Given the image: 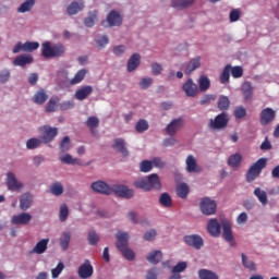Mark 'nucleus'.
Wrapping results in <instances>:
<instances>
[{
	"label": "nucleus",
	"mask_w": 279,
	"mask_h": 279,
	"mask_svg": "<svg viewBox=\"0 0 279 279\" xmlns=\"http://www.w3.org/2000/svg\"><path fill=\"white\" fill-rule=\"evenodd\" d=\"M134 187L142 189V191H151V189L160 191V189H162V185L160 184V178L158 177V174L153 173L149 174L147 178L137 179L134 182Z\"/></svg>",
	"instance_id": "1"
},
{
	"label": "nucleus",
	"mask_w": 279,
	"mask_h": 279,
	"mask_svg": "<svg viewBox=\"0 0 279 279\" xmlns=\"http://www.w3.org/2000/svg\"><path fill=\"white\" fill-rule=\"evenodd\" d=\"M117 242L116 246L118 247L119 252L124 256L126 260H133L134 259V251H132L129 245L130 241V234L128 232H118L116 235Z\"/></svg>",
	"instance_id": "2"
},
{
	"label": "nucleus",
	"mask_w": 279,
	"mask_h": 279,
	"mask_svg": "<svg viewBox=\"0 0 279 279\" xmlns=\"http://www.w3.org/2000/svg\"><path fill=\"white\" fill-rule=\"evenodd\" d=\"M66 49L62 44H54L51 46V41H46L41 45V56L44 58H62Z\"/></svg>",
	"instance_id": "3"
},
{
	"label": "nucleus",
	"mask_w": 279,
	"mask_h": 279,
	"mask_svg": "<svg viewBox=\"0 0 279 279\" xmlns=\"http://www.w3.org/2000/svg\"><path fill=\"white\" fill-rule=\"evenodd\" d=\"M267 167V159L260 158L253 163L246 172V182H254Z\"/></svg>",
	"instance_id": "4"
},
{
	"label": "nucleus",
	"mask_w": 279,
	"mask_h": 279,
	"mask_svg": "<svg viewBox=\"0 0 279 279\" xmlns=\"http://www.w3.org/2000/svg\"><path fill=\"white\" fill-rule=\"evenodd\" d=\"M38 132L40 134V140L43 141L44 145H47V143H51L52 141H54L56 136H58V128L49 126L47 124L39 126Z\"/></svg>",
	"instance_id": "5"
},
{
	"label": "nucleus",
	"mask_w": 279,
	"mask_h": 279,
	"mask_svg": "<svg viewBox=\"0 0 279 279\" xmlns=\"http://www.w3.org/2000/svg\"><path fill=\"white\" fill-rule=\"evenodd\" d=\"M199 208L203 215H215L217 213V203L210 197H203L199 202Z\"/></svg>",
	"instance_id": "6"
},
{
	"label": "nucleus",
	"mask_w": 279,
	"mask_h": 279,
	"mask_svg": "<svg viewBox=\"0 0 279 279\" xmlns=\"http://www.w3.org/2000/svg\"><path fill=\"white\" fill-rule=\"evenodd\" d=\"M228 114L220 113L214 120L210 119L208 128L209 130H223L228 125Z\"/></svg>",
	"instance_id": "7"
},
{
	"label": "nucleus",
	"mask_w": 279,
	"mask_h": 279,
	"mask_svg": "<svg viewBox=\"0 0 279 279\" xmlns=\"http://www.w3.org/2000/svg\"><path fill=\"white\" fill-rule=\"evenodd\" d=\"M276 119V111L274 109L267 107L262 110L259 114V123L260 125H269Z\"/></svg>",
	"instance_id": "8"
},
{
	"label": "nucleus",
	"mask_w": 279,
	"mask_h": 279,
	"mask_svg": "<svg viewBox=\"0 0 279 279\" xmlns=\"http://www.w3.org/2000/svg\"><path fill=\"white\" fill-rule=\"evenodd\" d=\"M95 269L90 264V260L85 259V262L78 267V277L82 279H88L93 277Z\"/></svg>",
	"instance_id": "9"
},
{
	"label": "nucleus",
	"mask_w": 279,
	"mask_h": 279,
	"mask_svg": "<svg viewBox=\"0 0 279 279\" xmlns=\"http://www.w3.org/2000/svg\"><path fill=\"white\" fill-rule=\"evenodd\" d=\"M183 92L187 97H197L199 94V87L193 82V78H189L182 86Z\"/></svg>",
	"instance_id": "10"
},
{
	"label": "nucleus",
	"mask_w": 279,
	"mask_h": 279,
	"mask_svg": "<svg viewBox=\"0 0 279 279\" xmlns=\"http://www.w3.org/2000/svg\"><path fill=\"white\" fill-rule=\"evenodd\" d=\"M7 186L9 191H21L23 189V183L16 179L14 172L7 173Z\"/></svg>",
	"instance_id": "11"
},
{
	"label": "nucleus",
	"mask_w": 279,
	"mask_h": 279,
	"mask_svg": "<svg viewBox=\"0 0 279 279\" xmlns=\"http://www.w3.org/2000/svg\"><path fill=\"white\" fill-rule=\"evenodd\" d=\"M90 187L95 193H100L101 195H111L112 193V187L104 181L93 182Z\"/></svg>",
	"instance_id": "12"
},
{
	"label": "nucleus",
	"mask_w": 279,
	"mask_h": 279,
	"mask_svg": "<svg viewBox=\"0 0 279 279\" xmlns=\"http://www.w3.org/2000/svg\"><path fill=\"white\" fill-rule=\"evenodd\" d=\"M112 193L125 199H132V197H134V190H130L125 185H113Z\"/></svg>",
	"instance_id": "13"
},
{
	"label": "nucleus",
	"mask_w": 279,
	"mask_h": 279,
	"mask_svg": "<svg viewBox=\"0 0 279 279\" xmlns=\"http://www.w3.org/2000/svg\"><path fill=\"white\" fill-rule=\"evenodd\" d=\"M221 227L225 241H227V243H232L234 241V235L232 234V223L230 222V220L222 219Z\"/></svg>",
	"instance_id": "14"
},
{
	"label": "nucleus",
	"mask_w": 279,
	"mask_h": 279,
	"mask_svg": "<svg viewBox=\"0 0 279 279\" xmlns=\"http://www.w3.org/2000/svg\"><path fill=\"white\" fill-rule=\"evenodd\" d=\"M113 149L118 151V154H121L123 158H128L130 156V151L128 150V147L125 146V140L123 138H116L113 141L112 145Z\"/></svg>",
	"instance_id": "15"
},
{
	"label": "nucleus",
	"mask_w": 279,
	"mask_h": 279,
	"mask_svg": "<svg viewBox=\"0 0 279 279\" xmlns=\"http://www.w3.org/2000/svg\"><path fill=\"white\" fill-rule=\"evenodd\" d=\"M13 226H27L32 221V215L27 213H22L14 215L11 219Z\"/></svg>",
	"instance_id": "16"
},
{
	"label": "nucleus",
	"mask_w": 279,
	"mask_h": 279,
	"mask_svg": "<svg viewBox=\"0 0 279 279\" xmlns=\"http://www.w3.org/2000/svg\"><path fill=\"white\" fill-rule=\"evenodd\" d=\"M184 241L195 250H202V246L204 245V240L199 235H185Z\"/></svg>",
	"instance_id": "17"
},
{
	"label": "nucleus",
	"mask_w": 279,
	"mask_h": 279,
	"mask_svg": "<svg viewBox=\"0 0 279 279\" xmlns=\"http://www.w3.org/2000/svg\"><path fill=\"white\" fill-rule=\"evenodd\" d=\"M89 95H93V86L85 85L75 92L74 97L78 101H84Z\"/></svg>",
	"instance_id": "18"
},
{
	"label": "nucleus",
	"mask_w": 279,
	"mask_h": 279,
	"mask_svg": "<svg viewBox=\"0 0 279 279\" xmlns=\"http://www.w3.org/2000/svg\"><path fill=\"white\" fill-rule=\"evenodd\" d=\"M85 5L82 0H76L71 2L66 12L70 16H75V14H78V12H82L84 10Z\"/></svg>",
	"instance_id": "19"
},
{
	"label": "nucleus",
	"mask_w": 279,
	"mask_h": 279,
	"mask_svg": "<svg viewBox=\"0 0 279 279\" xmlns=\"http://www.w3.org/2000/svg\"><path fill=\"white\" fill-rule=\"evenodd\" d=\"M207 230L211 236H219L221 234V225L217 219L211 218L207 223Z\"/></svg>",
	"instance_id": "20"
},
{
	"label": "nucleus",
	"mask_w": 279,
	"mask_h": 279,
	"mask_svg": "<svg viewBox=\"0 0 279 279\" xmlns=\"http://www.w3.org/2000/svg\"><path fill=\"white\" fill-rule=\"evenodd\" d=\"M32 204H34V195H32L31 193H24L20 197L21 210H28V208H32Z\"/></svg>",
	"instance_id": "21"
},
{
	"label": "nucleus",
	"mask_w": 279,
	"mask_h": 279,
	"mask_svg": "<svg viewBox=\"0 0 279 279\" xmlns=\"http://www.w3.org/2000/svg\"><path fill=\"white\" fill-rule=\"evenodd\" d=\"M107 23L109 27H119L123 23V17L117 11H111L107 16Z\"/></svg>",
	"instance_id": "22"
},
{
	"label": "nucleus",
	"mask_w": 279,
	"mask_h": 279,
	"mask_svg": "<svg viewBox=\"0 0 279 279\" xmlns=\"http://www.w3.org/2000/svg\"><path fill=\"white\" fill-rule=\"evenodd\" d=\"M32 62H34L32 54H20L13 60L14 66H26V64H32Z\"/></svg>",
	"instance_id": "23"
},
{
	"label": "nucleus",
	"mask_w": 279,
	"mask_h": 279,
	"mask_svg": "<svg viewBox=\"0 0 279 279\" xmlns=\"http://www.w3.org/2000/svg\"><path fill=\"white\" fill-rule=\"evenodd\" d=\"M185 163H186L187 173H199V167H197V160L193 155L187 156Z\"/></svg>",
	"instance_id": "24"
},
{
	"label": "nucleus",
	"mask_w": 279,
	"mask_h": 279,
	"mask_svg": "<svg viewBox=\"0 0 279 279\" xmlns=\"http://www.w3.org/2000/svg\"><path fill=\"white\" fill-rule=\"evenodd\" d=\"M141 65V54L134 53L128 61L126 69L129 73H132V71H136L138 66Z\"/></svg>",
	"instance_id": "25"
},
{
	"label": "nucleus",
	"mask_w": 279,
	"mask_h": 279,
	"mask_svg": "<svg viewBox=\"0 0 279 279\" xmlns=\"http://www.w3.org/2000/svg\"><path fill=\"white\" fill-rule=\"evenodd\" d=\"M49 245V239H43L34 246L31 254H45L47 252V246Z\"/></svg>",
	"instance_id": "26"
},
{
	"label": "nucleus",
	"mask_w": 279,
	"mask_h": 279,
	"mask_svg": "<svg viewBox=\"0 0 279 279\" xmlns=\"http://www.w3.org/2000/svg\"><path fill=\"white\" fill-rule=\"evenodd\" d=\"M49 99V95H47V92H45L44 88H40L34 96H33V102L37 104V106H43Z\"/></svg>",
	"instance_id": "27"
},
{
	"label": "nucleus",
	"mask_w": 279,
	"mask_h": 279,
	"mask_svg": "<svg viewBox=\"0 0 279 279\" xmlns=\"http://www.w3.org/2000/svg\"><path fill=\"white\" fill-rule=\"evenodd\" d=\"M243 160V156L241 154L235 153L231 155L228 159V166L232 167L234 171L241 167V162Z\"/></svg>",
	"instance_id": "28"
},
{
	"label": "nucleus",
	"mask_w": 279,
	"mask_h": 279,
	"mask_svg": "<svg viewBox=\"0 0 279 279\" xmlns=\"http://www.w3.org/2000/svg\"><path fill=\"white\" fill-rule=\"evenodd\" d=\"M241 90L245 101H250V99L254 97V87L252 86V83H243Z\"/></svg>",
	"instance_id": "29"
},
{
	"label": "nucleus",
	"mask_w": 279,
	"mask_h": 279,
	"mask_svg": "<svg viewBox=\"0 0 279 279\" xmlns=\"http://www.w3.org/2000/svg\"><path fill=\"white\" fill-rule=\"evenodd\" d=\"M175 191H177L178 197H181V199H186V197H189V193L191 192V189L186 183H178Z\"/></svg>",
	"instance_id": "30"
},
{
	"label": "nucleus",
	"mask_w": 279,
	"mask_h": 279,
	"mask_svg": "<svg viewBox=\"0 0 279 279\" xmlns=\"http://www.w3.org/2000/svg\"><path fill=\"white\" fill-rule=\"evenodd\" d=\"M201 64H202V62H201L199 57L192 59L185 68V75H191V73H193V71H195L196 69H199Z\"/></svg>",
	"instance_id": "31"
},
{
	"label": "nucleus",
	"mask_w": 279,
	"mask_h": 279,
	"mask_svg": "<svg viewBox=\"0 0 279 279\" xmlns=\"http://www.w3.org/2000/svg\"><path fill=\"white\" fill-rule=\"evenodd\" d=\"M146 260H148V263H150L151 265H158V263L162 260V252L154 251L149 253L148 256L146 257Z\"/></svg>",
	"instance_id": "32"
},
{
	"label": "nucleus",
	"mask_w": 279,
	"mask_h": 279,
	"mask_svg": "<svg viewBox=\"0 0 279 279\" xmlns=\"http://www.w3.org/2000/svg\"><path fill=\"white\" fill-rule=\"evenodd\" d=\"M198 278L199 279H219V275L213 270H208L206 268L198 270Z\"/></svg>",
	"instance_id": "33"
},
{
	"label": "nucleus",
	"mask_w": 279,
	"mask_h": 279,
	"mask_svg": "<svg viewBox=\"0 0 279 279\" xmlns=\"http://www.w3.org/2000/svg\"><path fill=\"white\" fill-rule=\"evenodd\" d=\"M197 83L201 93H206V90L210 88V78H208L206 75H201Z\"/></svg>",
	"instance_id": "34"
},
{
	"label": "nucleus",
	"mask_w": 279,
	"mask_h": 279,
	"mask_svg": "<svg viewBox=\"0 0 279 279\" xmlns=\"http://www.w3.org/2000/svg\"><path fill=\"white\" fill-rule=\"evenodd\" d=\"M71 243V232L66 231L63 232L60 238V246L61 248L66 252L69 250V244Z\"/></svg>",
	"instance_id": "35"
},
{
	"label": "nucleus",
	"mask_w": 279,
	"mask_h": 279,
	"mask_svg": "<svg viewBox=\"0 0 279 279\" xmlns=\"http://www.w3.org/2000/svg\"><path fill=\"white\" fill-rule=\"evenodd\" d=\"M34 5H36V0H26L17 8V12L25 14V12H29Z\"/></svg>",
	"instance_id": "36"
},
{
	"label": "nucleus",
	"mask_w": 279,
	"mask_h": 279,
	"mask_svg": "<svg viewBox=\"0 0 279 279\" xmlns=\"http://www.w3.org/2000/svg\"><path fill=\"white\" fill-rule=\"evenodd\" d=\"M86 73H87L86 69L78 70L74 75V77L70 81V84L72 86H75V84L82 83L84 77H86Z\"/></svg>",
	"instance_id": "37"
},
{
	"label": "nucleus",
	"mask_w": 279,
	"mask_h": 279,
	"mask_svg": "<svg viewBox=\"0 0 279 279\" xmlns=\"http://www.w3.org/2000/svg\"><path fill=\"white\" fill-rule=\"evenodd\" d=\"M254 195H256L257 199L263 204V206L267 205L269 199L267 198V192L260 190V187H256L254 190Z\"/></svg>",
	"instance_id": "38"
},
{
	"label": "nucleus",
	"mask_w": 279,
	"mask_h": 279,
	"mask_svg": "<svg viewBox=\"0 0 279 279\" xmlns=\"http://www.w3.org/2000/svg\"><path fill=\"white\" fill-rule=\"evenodd\" d=\"M159 204L160 206H163V208H171L173 201L169 194L162 193L159 197Z\"/></svg>",
	"instance_id": "39"
},
{
	"label": "nucleus",
	"mask_w": 279,
	"mask_h": 279,
	"mask_svg": "<svg viewBox=\"0 0 279 279\" xmlns=\"http://www.w3.org/2000/svg\"><path fill=\"white\" fill-rule=\"evenodd\" d=\"M135 130L138 134H143V132H147V130H149V122H147V120L145 119H141L136 123Z\"/></svg>",
	"instance_id": "40"
},
{
	"label": "nucleus",
	"mask_w": 279,
	"mask_h": 279,
	"mask_svg": "<svg viewBox=\"0 0 279 279\" xmlns=\"http://www.w3.org/2000/svg\"><path fill=\"white\" fill-rule=\"evenodd\" d=\"M230 71H232V65H226L220 74L221 84H228V82H230Z\"/></svg>",
	"instance_id": "41"
},
{
	"label": "nucleus",
	"mask_w": 279,
	"mask_h": 279,
	"mask_svg": "<svg viewBox=\"0 0 279 279\" xmlns=\"http://www.w3.org/2000/svg\"><path fill=\"white\" fill-rule=\"evenodd\" d=\"M40 145H44V142L41 138L33 137L26 142L27 149H38Z\"/></svg>",
	"instance_id": "42"
},
{
	"label": "nucleus",
	"mask_w": 279,
	"mask_h": 279,
	"mask_svg": "<svg viewBox=\"0 0 279 279\" xmlns=\"http://www.w3.org/2000/svg\"><path fill=\"white\" fill-rule=\"evenodd\" d=\"M242 265L245 267V269H248L250 271H256V264L253 260L247 259V256L245 254H242Z\"/></svg>",
	"instance_id": "43"
},
{
	"label": "nucleus",
	"mask_w": 279,
	"mask_h": 279,
	"mask_svg": "<svg viewBox=\"0 0 279 279\" xmlns=\"http://www.w3.org/2000/svg\"><path fill=\"white\" fill-rule=\"evenodd\" d=\"M187 267H189V263L178 262L175 265V279H181L182 276H180V274H182L183 271H186Z\"/></svg>",
	"instance_id": "44"
},
{
	"label": "nucleus",
	"mask_w": 279,
	"mask_h": 279,
	"mask_svg": "<svg viewBox=\"0 0 279 279\" xmlns=\"http://www.w3.org/2000/svg\"><path fill=\"white\" fill-rule=\"evenodd\" d=\"M87 128L90 130V132H95L96 128H99V118L92 116L86 121Z\"/></svg>",
	"instance_id": "45"
},
{
	"label": "nucleus",
	"mask_w": 279,
	"mask_h": 279,
	"mask_svg": "<svg viewBox=\"0 0 279 279\" xmlns=\"http://www.w3.org/2000/svg\"><path fill=\"white\" fill-rule=\"evenodd\" d=\"M60 160L63 165H80V159L73 158V156L65 154L60 157Z\"/></svg>",
	"instance_id": "46"
},
{
	"label": "nucleus",
	"mask_w": 279,
	"mask_h": 279,
	"mask_svg": "<svg viewBox=\"0 0 279 279\" xmlns=\"http://www.w3.org/2000/svg\"><path fill=\"white\" fill-rule=\"evenodd\" d=\"M59 149L62 154H65V151L71 149V138L69 136L63 137L59 145Z\"/></svg>",
	"instance_id": "47"
},
{
	"label": "nucleus",
	"mask_w": 279,
	"mask_h": 279,
	"mask_svg": "<svg viewBox=\"0 0 279 279\" xmlns=\"http://www.w3.org/2000/svg\"><path fill=\"white\" fill-rule=\"evenodd\" d=\"M58 101H60V98L58 97L50 98L46 106V112H56V108L58 107Z\"/></svg>",
	"instance_id": "48"
},
{
	"label": "nucleus",
	"mask_w": 279,
	"mask_h": 279,
	"mask_svg": "<svg viewBox=\"0 0 279 279\" xmlns=\"http://www.w3.org/2000/svg\"><path fill=\"white\" fill-rule=\"evenodd\" d=\"M50 193L52 195L60 196V195H62V193H64V186H62V183L57 182V183L51 185Z\"/></svg>",
	"instance_id": "49"
},
{
	"label": "nucleus",
	"mask_w": 279,
	"mask_h": 279,
	"mask_svg": "<svg viewBox=\"0 0 279 279\" xmlns=\"http://www.w3.org/2000/svg\"><path fill=\"white\" fill-rule=\"evenodd\" d=\"M95 21H97V11H92L89 12L88 17L84 21L85 27H93V25H95Z\"/></svg>",
	"instance_id": "50"
},
{
	"label": "nucleus",
	"mask_w": 279,
	"mask_h": 279,
	"mask_svg": "<svg viewBox=\"0 0 279 279\" xmlns=\"http://www.w3.org/2000/svg\"><path fill=\"white\" fill-rule=\"evenodd\" d=\"M218 108L219 110H228V108H230V99L228 96H220L218 100Z\"/></svg>",
	"instance_id": "51"
},
{
	"label": "nucleus",
	"mask_w": 279,
	"mask_h": 279,
	"mask_svg": "<svg viewBox=\"0 0 279 279\" xmlns=\"http://www.w3.org/2000/svg\"><path fill=\"white\" fill-rule=\"evenodd\" d=\"M40 47V44L38 41H26L23 44V51H36Z\"/></svg>",
	"instance_id": "52"
},
{
	"label": "nucleus",
	"mask_w": 279,
	"mask_h": 279,
	"mask_svg": "<svg viewBox=\"0 0 279 279\" xmlns=\"http://www.w3.org/2000/svg\"><path fill=\"white\" fill-rule=\"evenodd\" d=\"M59 219L61 222H64L66 221V219H69V207L66 206V204H62L60 206Z\"/></svg>",
	"instance_id": "53"
},
{
	"label": "nucleus",
	"mask_w": 279,
	"mask_h": 279,
	"mask_svg": "<svg viewBox=\"0 0 279 279\" xmlns=\"http://www.w3.org/2000/svg\"><path fill=\"white\" fill-rule=\"evenodd\" d=\"M151 169H154V163L149 160H143L140 163V170L142 171V173H149Z\"/></svg>",
	"instance_id": "54"
},
{
	"label": "nucleus",
	"mask_w": 279,
	"mask_h": 279,
	"mask_svg": "<svg viewBox=\"0 0 279 279\" xmlns=\"http://www.w3.org/2000/svg\"><path fill=\"white\" fill-rule=\"evenodd\" d=\"M216 99H217V95L207 94L202 97L199 104L201 106H210V104H213V101H215Z\"/></svg>",
	"instance_id": "55"
},
{
	"label": "nucleus",
	"mask_w": 279,
	"mask_h": 279,
	"mask_svg": "<svg viewBox=\"0 0 279 279\" xmlns=\"http://www.w3.org/2000/svg\"><path fill=\"white\" fill-rule=\"evenodd\" d=\"M195 3V0H177L175 8L179 10H184V8H191Z\"/></svg>",
	"instance_id": "56"
},
{
	"label": "nucleus",
	"mask_w": 279,
	"mask_h": 279,
	"mask_svg": "<svg viewBox=\"0 0 279 279\" xmlns=\"http://www.w3.org/2000/svg\"><path fill=\"white\" fill-rule=\"evenodd\" d=\"M87 241L89 245H97L99 243V234L95 231H89L87 235Z\"/></svg>",
	"instance_id": "57"
},
{
	"label": "nucleus",
	"mask_w": 279,
	"mask_h": 279,
	"mask_svg": "<svg viewBox=\"0 0 279 279\" xmlns=\"http://www.w3.org/2000/svg\"><path fill=\"white\" fill-rule=\"evenodd\" d=\"M153 84H154V78L151 77H143L140 81V86L144 90H147V88H149V86H151Z\"/></svg>",
	"instance_id": "58"
},
{
	"label": "nucleus",
	"mask_w": 279,
	"mask_h": 279,
	"mask_svg": "<svg viewBox=\"0 0 279 279\" xmlns=\"http://www.w3.org/2000/svg\"><path fill=\"white\" fill-rule=\"evenodd\" d=\"M62 271H64V264L60 262L57 265V267L51 270L52 278L53 279L58 278L62 274Z\"/></svg>",
	"instance_id": "59"
},
{
	"label": "nucleus",
	"mask_w": 279,
	"mask_h": 279,
	"mask_svg": "<svg viewBox=\"0 0 279 279\" xmlns=\"http://www.w3.org/2000/svg\"><path fill=\"white\" fill-rule=\"evenodd\" d=\"M246 116H247V110H245V107H236L234 109L235 119H243Z\"/></svg>",
	"instance_id": "60"
},
{
	"label": "nucleus",
	"mask_w": 279,
	"mask_h": 279,
	"mask_svg": "<svg viewBox=\"0 0 279 279\" xmlns=\"http://www.w3.org/2000/svg\"><path fill=\"white\" fill-rule=\"evenodd\" d=\"M230 72L232 77H235V78L243 77V68L239 65L231 68Z\"/></svg>",
	"instance_id": "61"
},
{
	"label": "nucleus",
	"mask_w": 279,
	"mask_h": 279,
	"mask_svg": "<svg viewBox=\"0 0 279 279\" xmlns=\"http://www.w3.org/2000/svg\"><path fill=\"white\" fill-rule=\"evenodd\" d=\"M166 132L171 138L175 136V120H172L170 124L166 128Z\"/></svg>",
	"instance_id": "62"
},
{
	"label": "nucleus",
	"mask_w": 279,
	"mask_h": 279,
	"mask_svg": "<svg viewBox=\"0 0 279 279\" xmlns=\"http://www.w3.org/2000/svg\"><path fill=\"white\" fill-rule=\"evenodd\" d=\"M162 73V65L155 62L151 64V75H160Z\"/></svg>",
	"instance_id": "63"
},
{
	"label": "nucleus",
	"mask_w": 279,
	"mask_h": 279,
	"mask_svg": "<svg viewBox=\"0 0 279 279\" xmlns=\"http://www.w3.org/2000/svg\"><path fill=\"white\" fill-rule=\"evenodd\" d=\"M146 279H158V268H153L147 271Z\"/></svg>",
	"instance_id": "64"
}]
</instances>
